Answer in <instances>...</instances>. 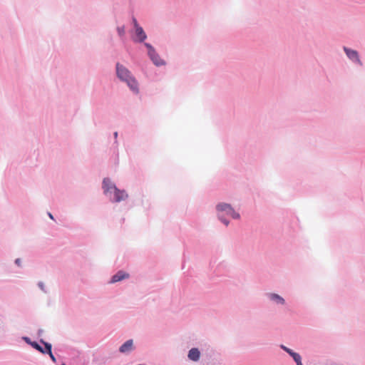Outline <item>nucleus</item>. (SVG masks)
<instances>
[{"label":"nucleus","mask_w":365,"mask_h":365,"mask_svg":"<svg viewBox=\"0 0 365 365\" xmlns=\"http://www.w3.org/2000/svg\"><path fill=\"white\" fill-rule=\"evenodd\" d=\"M116 73L118 77L121 81H125L133 92H138V83L136 80L131 76L130 72L125 67L117 63Z\"/></svg>","instance_id":"obj_1"},{"label":"nucleus","mask_w":365,"mask_h":365,"mask_svg":"<svg viewBox=\"0 0 365 365\" xmlns=\"http://www.w3.org/2000/svg\"><path fill=\"white\" fill-rule=\"evenodd\" d=\"M217 210L218 212L219 219L225 223V225H228L229 222L224 219L225 215L230 216L233 219L240 218V215L236 212L229 204L220 203L217 205Z\"/></svg>","instance_id":"obj_2"},{"label":"nucleus","mask_w":365,"mask_h":365,"mask_svg":"<svg viewBox=\"0 0 365 365\" xmlns=\"http://www.w3.org/2000/svg\"><path fill=\"white\" fill-rule=\"evenodd\" d=\"M145 46H146V48L148 50V55H149L150 59L153 61V62L156 66L163 65L164 61L162 59H160L159 56L156 53L154 48L150 44H149L148 43H145Z\"/></svg>","instance_id":"obj_3"},{"label":"nucleus","mask_w":365,"mask_h":365,"mask_svg":"<svg viewBox=\"0 0 365 365\" xmlns=\"http://www.w3.org/2000/svg\"><path fill=\"white\" fill-rule=\"evenodd\" d=\"M112 187L113 188V200L115 202H120L122 200H125L128 197V194L125 192V190H120L118 189L115 185H112Z\"/></svg>","instance_id":"obj_4"},{"label":"nucleus","mask_w":365,"mask_h":365,"mask_svg":"<svg viewBox=\"0 0 365 365\" xmlns=\"http://www.w3.org/2000/svg\"><path fill=\"white\" fill-rule=\"evenodd\" d=\"M133 40L135 42L144 41L147 36L141 26H138L135 29V36L132 37Z\"/></svg>","instance_id":"obj_5"},{"label":"nucleus","mask_w":365,"mask_h":365,"mask_svg":"<svg viewBox=\"0 0 365 365\" xmlns=\"http://www.w3.org/2000/svg\"><path fill=\"white\" fill-rule=\"evenodd\" d=\"M133 340L129 339L120 346V347L119 348V351L123 354H127L130 352L133 349Z\"/></svg>","instance_id":"obj_6"},{"label":"nucleus","mask_w":365,"mask_h":365,"mask_svg":"<svg viewBox=\"0 0 365 365\" xmlns=\"http://www.w3.org/2000/svg\"><path fill=\"white\" fill-rule=\"evenodd\" d=\"M344 50L345 53H346L347 56L351 60L356 61L359 65L362 64L359 58V55H358V53L356 51L347 48L346 47H344Z\"/></svg>","instance_id":"obj_7"},{"label":"nucleus","mask_w":365,"mask_h":365,"mask_svg":"<svg viewBox=\"0 0 365 365\" xmlns=\"http://www.w3.org/2000/svg\"><path fill=\"white\" fill-rule=\"evenodd\" d=\"M112 185H115L109 178H105L103 182V188L106 194H111L113 192Z\"/></svg>","instance_id":"obj_8"},{"label":"nucleus","mask_w":365,"mask_h":365,"mask_svg":"<svg viewBox=\"0 0 365 365\" xmlns=\"http://www.w3.org/2000/svg\"><path fill=\"white\" fill-rule=\"evenodd\" d=\"M128 277H129L128 274H127L123 271H119L112 277L110 282L111 283L118 282L124 279L128 278Z\"/></svg>","instance_id":"obj_9"},{"label":"nucleus","mask_w":365,"mask_h":365,"mask_svg":"<svg viewBox=\"0 0 365 365\" xmlns=\"http://www.w3.org/2000/svg\"><path fill=\"white\" fill-rule=\"evenodd\" d=\"M200 356V352L197 348H192L189 351L188 358L194 361L199 360Z\"/></svg>","instance_id":"obj_10"},{"label":"nucleus","mask_w":365,"mask_h":365,"mask_svg":"<svg viewBox=\"0 0 365 365\" xmlns=\"http://www.w3.org/2000/svg\"><path fill=\"white\" fill-rule=\"evenodd\" d=\"M43 344H45V347L46 349V352L48 354L50 358L51 359V360L53 362H56V359L55 356H53V354H52V351H51V345L50 344L46 343V342H43Z\"/></svg>","instance_id":"obj_11"},{"label":"nucleus","mask_w":365,"mask_h":365,"mask_svg":"<svg viewBox=\"0 0 365 365\" xmlns=\"http://www.w3.org/2000/svg\"><path fill=\"white\" fill-rule=\"evenodd\" d=\"M270 299L272 300L275 301L278 304H283L284 303V299L282 297H281L279 295L277 294H270Z\"/></svg>","instance_id":"obj_12"},{"label":"nucleus","mask_w":365,"mask_h":365,"mask_svg":"<svg viewBox=\"0 0 365 365\" xmlns=\"http://www.w3.org/2000/svg\"><path fill=\"white\" fill-rule=\"evenodd\" d=\"M31 345L34 348H35L36 349L39 351L40 352H41L43 354L46 353V351L43 350V349L40 345H38L36 342H31Z\"/></svg>","instance_id":"obj_13"},{"label":"nucleus","mask_w":365,"mask_h":365,"mask_svg":"<svg viewBox=\"0 0 365 365\" xmlns=\"http://www.w3.org/2000/svg\"><path fill=\"white\" fill-rule=\"evenodd\" d=\"M291 356L293 357L296 363L299 362L301 361V356L297 353H291Z\"/></svg>","instance_id":"obj_14"},{"label":"nucleus","mask_w":365,"mask_h":365,"mask_svg":"<svg viewBox=\"0 0 365 365\" xmlns=\"http://www.w3.org/2000/svg\"><path fill=\"white\" fill-rule=\"evenodd\" d=\"M117 30H118V33L119 36H124L125 32V26L118 27Z\"/></svg>","instance_id":"obj_15"},{"label":"nucleus","mask_w":365,"mask_h":365,"mask_svg":"<svg viewBox=\"0 0 365 365\" xmlns=\"http://www.w3.org/2000/svg\"><path fill=\"white\" fill-rule=\"evenodd\" d=\"M133 26H134L135 29L138 28V26H140L139 24H138V21H137L135 17H133Z\"/></svg>","instance_id":"obj_16"},{"label":"nucleus","mask_w":365,"mask_h":365,"mask_svg":"<svg viewBox=\"0 0 365 365\" xmlns=\"http://www.w3.org/2000/svg\"><path fill=\"white\" fill-rule=\"evenodd\" d=\"M282 349H284L287 353H289L290 355H291V353H294L291 349L284 346H282Z\"/></svg>","instance_id":"obj_17"},{"label":"nucleus","mask_w":365,"mask_h":365,"mask_svg":"<svg viewBox=\"0 0 365 365\" xmlns=\"http://www.w3.org/2000/svg\"><path fill=\"white\" fill-rule=\"evenodd\" d=\"M15 262H16V264L20 266V264H21V259H16Z\"/></svg>","instance_id":"obj_18"},{"label":"nucleus","mask_w":365,"mask_h":365,"mask_svg":"<svg viewBox=\"0 0 365 365\" xmlns=\"http://www.w3.org/2000/svg\"><path fill=\"white\" fill-rule=\"evenodd\" d=\"M24 340H25L26 342H28V343L31 344V341H30V340H29V339L28 337H24Z\"/></svg>","instance_id":"obj_19"},{"label":"nucleus","mask_w":365,"mask_h":365,"mask_svg":"<svg viewBox=\"0 0 365 365\" xmlns=\"http://www.w3.org/2000/svg\"><path fill=\"white\" fill-rule=\"evenodd\" d=\"M48 216L51 219H53V217L51 213H48Z\"/></svg>","instance_id":"obj_20"},{"label":"nucleus","mask_w":365,"mask_h":365,"mask_svg":"<svg viewBox=\"0 0 365 365\" xmlns=\"http://www.w3.org/2000/svg\"><path fill=\"white\" fill-rule=\"evenodd\" d=\"M114 136H115V138L118 137V132H115L114 133Z\"/></svg>","instance_id":"obj_21"},{"label":"nucleus","mask_w":365,"mask_h":365,"mask_svg":"<svg viewBox=\"0 0 365 365\" xmlns=\"http://www.w3.org/2000/svg\"><path fill=\"white\" fill-rule=\"evenodd\" d=\"M297 365H302V361H300L299 362H297Z\"/></svg>","instance_id":"obj_22"}]
</instances>
